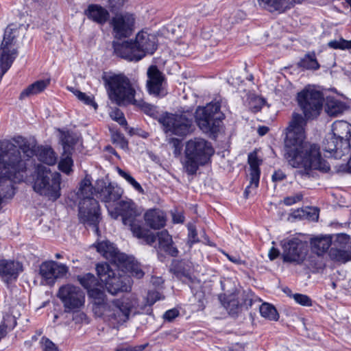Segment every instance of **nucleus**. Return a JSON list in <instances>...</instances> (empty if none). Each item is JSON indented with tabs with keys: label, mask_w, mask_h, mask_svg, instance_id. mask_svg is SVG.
<instances>
[{
	"label": "nucleus",
	"mask_w": 351,
	"mask_h": 351,
	"mask_svg": "<svg viewBox=\"0 0 351 351\" xmlns=\"http://www.w3.org/2000/svg\"><path fill=\"white\" fill-rule=\"evenodd\" d=\"M297 101L304 117L296 112L292 114L285 139V158L292 167L302 168L295 173L302 178L310 177L313 169L328 173L330 167L322 158L319 146L306 141L304 131L306 119H313L320 114L323 106L322 93L304 89L298 93Z\"/></svg>",
	"instance_id": "obj_1"
},
{
	"label": "nucleus",
	"mask_w": 351,
	"mask_h": 351,
	"mask_svg": "<svg viewBox=\"0 0 351 351\" xmlns=\"http://www.w3.org/2000/svg\"><path fill=\"white\" fill-rule=\"evenodd\" d=\"M110 100L121 106L128 104H133L139 107L145 113L153 115L156 112L155 106L145 102L143 100H137L134 98L135 90L132 87L130 80L122 74H113L102 77Z\"/></svg>",
	"instance_id": "obj_2"
},
{
	"label": "nucleus",
	"mask_w": 351,
	"mask_h": 351,
	"mask_svg": "<svg viewBox=\"0 0 351 351\" xmlns=\"http://www.w3.org/2000/svg\"><path fill=\"white\" fill-rule=\"evenodd\" d=\"M80 192L82 199L79 203L78 217L81 223L93 226L98 232V224L101 219L99 202L93 197V186L90 179L85 178L80 184Z\"/></svg>",
	"instance_id": "obj_3"
},
{
	"label": "nucleus",
	"mask_w": 351,
	"mask_h": 351,
	"mask_svg": "<svg viewBox=\"0 0 351 351\" xmlns=\"http://www.w3.org/2000/svg\"><path fill=\"white\" fill-rule=\"evenodd\" d=\"M184 168L189 175L196 173L201 165H206L214 154L211 143L202 138L190 139L185 146Z\"/></svg>",
	"instance_id": "obj_4"
},
{
	"label": "nucleus",
	"mask_w": 351,
	"mask_h": 351,
	"mask_svg": "<svg viewBox=\"0 0 351 351\" xmlns=\"http://www.w3.org/2000/svg\"><path fill=\"white\" fill-rule=\"evenodd\" d=\"M61 175L52 172L49 168L38 164L36 167L33 189L49 200L56 201L60 195Z\"/></svg>",
	"instance_id": "obj_5"
},
{
	"label": "nucleus",
	"mask_w": 351,
	"mask_h": 351,
	"mask_svg": "<svg viewBox=\"0 0 351 351\" xmlns=\"http://www.w3.org/2000/svg\"><path fill=\"white\" fill-rule=\"evenodd\" d=\"M115 209L121 216L123 223L130 228L134 237L143 239L148 245H152L156 241L153 233L143 228L141 221L137 219L140 214L132 201H120Z\"/></svg>",
	"instance_id": "obj_6"
},
{
	"label": "nucleus",
	"mask_w": 351,
	"mask_h": 351,
	"mask_svg": "<svg viewBox=\"0 0 351 351\" xmlns=\"http://www.w3.org/2000/svg\"><path fill=\"white\" fill-rule=\"evenodd\" d=\"M26 172L25 160L14 143L8 140L0 141V176L15 175Z\"/></svg>",
	"instance_id": "obj_7"
},
{
	"label": "nucleus",
	"mask_w": 351,
	"mask_h": 351,
	"mask_svg": "<svg viewBox=\"0 0 351 351\" xmlns=\"http://www.w3.org/2000/svg\"><path fill=\"white\" fill-rule=\"evenodd\" d=\"M96 270L101 282L105 284L107 291L112 295L119 292H127L131 289V278L117 269H113L107 263L97 265Z\"/></svg>",
	"instance_id": "obj_8"
},
{
	"label": "nucleus",
	"mask_w": 351,
	"mask_h": 351,
	"mask_svg": "<svg viewBox=\"0 0 351 351\" xmlns=\"http://www.w3.org/2000/svg\"><path fill=\"white\" fill-rule=\"evenodd\" d=\"M20 25L10 23L5 29L3 40L0 45V69L1 79L11 67L18 55L16 38L19 34Z\"/></svg>",
	"instance_id": "obj_9"
},
{
	"label": "nucleus",
	"mask_w": 351,
	"mask_h": 351,
	"mask_svg": "<svg viewBox=\"0 0 351 351\" xmlns=\"http://www.w3.org/2000/svg\"><path fill=\"white\" fill-rule=\"evenodd\" d=\"M220 108L221 106L218 102H212L196 109L195 121L201 130L214 136L219 132L224 119V114Z\"/></svg>",
	"instance_id": "obj_10"
},
{
	"label": "nucleus",
	"mask_w": 351,
	"mask_h": 351,
	"mask_svg": "<svg viewBox=\"0 0 351 351\" xmlns=\"http://www.w3.org/2000/svg\"><path fill=\"white\" fill-rule=\"evenodd\" d=\"M133 307L134 303L130 298L114 299L106 304L97 316L118 328L129 319Z\"/></svg>",
	"instance_id": "obj_11"
},
{
	"label": "nucleus",
	"mask_w": 351,
	"mask_h": 351,
	"mask_svg": "<svg viewBox=\"0 0 351 351\" xmlns=\"http://www.w3.org/2000/svg\"><path fill=\"white\" fill-rule=\"evenodd\" d=\"M58 298L63 304L65 313L77 312L84 306L85 293L77 286L71 284L59 288Z\"/></svg>",
	"instance_id": "obj_12"
},
{
	"label": "nucleus",
	"mask_w": 351,
	"mask_h": 351,
	"mask_svg": "<svg viewBox=\"0 0 351 351\" xmlns=\"http://www.w3.org/2000/svg\"><path fill=\"white\" fill-rule=\"evenodd\" d=\"M158 121L163 126L166 133L184 136L190 133L192 126V119L185 114H173L166 113L162 114Z\"/></svg>",
	"instance_id": "obj_13"
},
{
	"label": "nucleus",
	"mask_w": 351,
	"mask_h": 351,
	"mask_svg": "<svg viewBox=\"0 0 351 351\" xmlns=\"http://www.w3.org/2000/svg\"><path fill=\"white\" fill-rule=\"evenodd\" d=\"M282 259L285 263L301 264L307 255L308 247L306 242L293 238L282 242Z\"/></svg>",
	"instance_id": "obj_14"
},
{
	"label": "nucleus",
	"mask_w": 351,
	"mask_h": 351,
	"mask_svg": "<svg viewBox=\"0 0 351 351\" xmlns=\"http://www.w3.org/2000/svg\"><path fill=\"white\" fill-rule=\"evenodd\" d=\"M147 89L149 95L162 98L167 94L165 87V75L156 65H151L147 71Z\"/></svg>",
	"instance_id": "obj_15"
},
{
	"label": "nucleus",
	"mask_w": 351,
	"mask_h": 351,
	"mask_svg": "<svg viewBox=\"0 0 351 351\" xmlns=\"http://www.w3.org/2000/svg\"><path fill=\"white\" fill-rule=\"evenodd\" d=\"M69 272V267L55 261H48L42 263L39 268V274L45 284L53 285L58 278L64 277Z\"/></svg>",
	"instance_id": "obj_16"
},
{
	"label": "nucleus",
	"mask_w": 351,
	"mask_h": 351,
	"mask_svg": "<svg viewBox=\"0 0 351 351\" xmlns=\"http://www.w3.org/2000/svg\"><path fill=\"white\" fill-rule=\"evenodd\" d=\"M323 150L328 154L327 157L341 158L346 153H348L350 144L349 142L340 141L339 138L328 133L323 141Z\"/></svg>",
	"instance_id": "obj_17"
},
{
	"label": "nucleus",
	"mask_w": 351,
	"mask_h": 351,
	"mask_svg": "<svg viewBox=\"0 0 351 351\" xmlns=\"http://www.w3.org/2000/svg\"><path fill=\"white\" fill-rule=\"evenodd\" d=\"M93 192L101 201L110 203L119 200L122 195L120 188L114 186L112 183H107L104 180H97L93 186Z\"/></svg>",
	"instance_id": "obj_18"
},
{
	"label": "nucleus",
	"mask_w": 351,
	"mask_h": 351,
	"mask_svg": "<svg viewBox=\"0 0 351 351\" xmlns=\"http://www.w3.org/2000/svg\"><path fill=\"white\" fill-rule=\"evenodd\" d=\"M20 176L15 175L0 176V210L7 199H12L15 194L14 184L23 181L25 172H20Z\"/></svg>",
	"instance_id": "obj_19"
},
{
	"label": "nucleus",
	"mask_w": 351,
	"mask_h": 351,
	"mask_svg": "<svg viewBox=\"0 0 351 351\" xmlns=\"http://www.w3.org/2000/svg\"><path fill=\"white\" fill-rule=\"evenodd\" d=\"M141 60L146 54H153L157 49V38L146 32L141 31L136 36L134 41Z\"/></svg>",
	"instance_id": "obj_20"
},
{
	"label": "nucleus",
	"mask_w": 351,
	"mask_h": 351,
	"mask_svg": "<svg viewBox=\"0 0 351 351\" xmlns=\"http://www.w3.org/2000/svg\"><path fill=\"white\" fill-rule=\"evenodd\" d=\"M97 252L101 254L106 260L118 267L120 263L127 260V255L121 253L113 243L108 241L99 243L97 245Z\"/></svg>",
	"instance_id": "obj_21"
},
{
	"label": "nucleus",
	"mask_w": 351,
	"mask_h": 351,
	"mask_svg": "<svg viewBox=\"0 0 351 351\" xmlns=\"http://www.w3.org/2000/svg\"><path fill=\"white\" fill-rule=\"evenodd\" d=\"M112 46L114 53L123 59L129 61H139L141 57L138 55V49L132 40L123 42L113 41Z\"/></svg>",
	"instance_id": "obj_22"
},
{
	"label": "nucleus",
	"mask_w": 351,
	"mask_h": 351,
	"mask_svg": "<svg viewBox=\"0 0 351 351\" xmlns=\"http://www.w3.org/2000/svg\"><path fill=\"white\" fill-rule=\"evenodd\" d=\"M22 271L23 265L20 262L5 259L0 260V276L6 283L12 279L16 280Z\"/></svg>",
	"instance_id": "obj_23"
},
{
	"label": "nucleus",
	"mask_w": 351,
	"mask_h": 351,
	"mask_svg": "<svg viewBox=\"0 0 351 351\" xmlns=\"http://www.w3.org/2000/svg\"><path fill=\"white\" fill-rule=\"evenodd\" d=\"M261 161L258 158L255 152L250 153L248 156V164L250 167V185L247 186L244 191V194L247 197L250 193V189L254 187V189L258 186L261 171L259 166Z\"/></svg>",
	"instance_id": "obj_24"
},
{
	"label": "nucleus",
	"mask_w": 351,
	"mask_h": 351,
	"mask_svg": "<svg viewBox=\"0 0 351 351\" xmlns=\"http://www.w3.org/2000/svg\"><path fill=\"white\" fill-rule=\"evenodd\" d=\"M263 8L269 12H282L289 9L295 3H301L304 0H258Z\"/></svg>",
	"instance_id": "obj_25"
},
{
	"label": "nucleus",
	"mask_w": 351,
	"mask_h": 351,
	"mask_svg": "<svg viewBox=\"0 0 351 351\" xmlns=\"http://www.w3.org/2000/svg\"><path fill=\"white\" fill-rule=\"evenodd\" d=\"M146 224L154 230H159L166 224V216L159 209H151L147 210L144 215Z\"/></svg>",
	"instance_id": "obj_26"
},
{
	"label": "nucleus",
	"mask_w": 351,
	"mask_h": 351,
	"mask_svg": "<svg viewBox=\"0 0 351 351\" xmlns=\"http://www.w3.org/2000/svg\"><path fill=\"white\" fill-rule=\"evenodd\" d=\"M153 234L156 237V239L158 238V247L160 250L173 257H176L178 255L179 252L177 247L173 245L171 236L167 230H165L158 232L156 236L154 234Z\"/></svg>",
	"instance_id": "obj_27"
},
{
	"label": "nucleus",
	"mask_w": 351,
	"mask_h": 351,
	"mask_svg": "<svg viewBox=\"0 0 351 351\" xmlns=\"http://www.w3.org/2000/svg\"><path fill=\"white\" fill-rule=\"evenodd\" d=\"M170 271L178 279L183 282H186V280H190L191 279V265L185 261H173L171 265Z\"/></svg>",
	"instance_id": "obj_28"
},
{
	"label": "nucleus",
	"mask_w": 351,
	"mask_h": 351,
	"mask_svg": "<svg viewBox=\"0 0 351 351\" xmlns=\"http://www.w3.org/2000/svg\"><path fill=\"white\" fill-rule=\"evenodd\" d=\"M333 135L350 144L351 125L347 121L340 120L335 121L332 125V132Z\"/></svg>",
	"instance_id": "obj_29"
},
{
	"label": "nucleus",
	"mask_w": 351,
	"mask_h": 351,
	"mask_svg": "<svg viewBox=\"0 0 351 351\" xmlns=\"http://www.w3.org/2000/svg\"><path fill=\"white\" fill-rule=\"evenodd\" d=\"M88 295L93 300V311L97 315L106 304L110 302L107 300L104 291L99 287H95L93 289L89 290Z\"/></svg>",
	"instance_id": "obj_30"
},
{
	"label": "nucleus",
	"mask_w": 351,
	"mask_h": 351,
	"mask_svg": "<svg viewBox=\"0 0 351 351\" xmlns=\"http://www.w3.org/2000/svg\"><path fill=\"white\" fill-rule=\"evenodd\" d=\"M88 19L95 22H106L109 18L108 10L97 4H90L84 11Z\"/></svg>",
	"instance_id": "obj_31"
},
{
	"label": "nucleus",
	"mask_w": 351,
	"mask_h": 351,
	"mask_svg": "<svg viewBox=\"0 0 351 351\" xmlns=\"http://www.w3.org/2000/svg\"><path fill=\"white\" fill-rule=\"evenodd\" d=\"M35 155L39 161L48 165H55L58 160L57 154L49 146L37 147Z\"/></svg>",
	"instance_id": "obj_32"
},
{
	"label": "nucleus",
	"mask_w": 351,
	"mask_h": 351,
	"mask_svg": "<svg viewBox=\"0 0 351 351\" xmlns=\"http://www.w3.org/2000/svg\"><path fill=\"white\" fill-rule=\"evenodd\" d=\"M312 251L318 256L323 255L332 245V237L325 235L313 238L311 240Z\"/></svg>",
	"instance_id": "obj_33"
},
{
	"label": "nucleus",
	"mask_w": 351,
	"mask_h": 351,
	"mask_svg": "<svg viewBox=\"0 0 351 351\" xmlns=\"http://www.w3.org/2000/svg\"><path fill=\"white\" fill-rule=\"evenodd\" d=\"M347 109V106L343 101L334 98H328L325 105V111L330 117L341 114Z\"/></svg>",
	"instance_id": "obj_34"
},
{
	"label": "nucleus",
	"mask_w": 351,
	"mask_h": 351,
	"mask_svg": "<svg viewBox=\"0 0 351 351\" xmlns=\"http://www.w3.org/2000/svg\"><path fill=\"white\" fill-rule=\"evenodd\" d=\"M112 26L113 35L117 39L130 36L134 32V23H110Z\"/></svg>",
	"instance_id": "obj_35"
},
{
	"label": "nucleus",
	"mask_w": 351,
	"mask_h": 351,
	"mask_svg": "<svg viewBox=\"0 0 351 351\" xmlns=\"http://www.w3.org/2000/svg\"><path fill=\"white\" fill-rule=\"evenodd\" d=\"M50 84V80H38L29 85L20 95V98L23 99L31 95H36L43 91Z\"/></svg>",
	"instance_id": "obj_36"
},
{
	"label": "nucleus",
	"mask_w": 351,
	"mask_h": 351,
	"mask_svg": "<svg viewBox=\"0 0 351 351\" xmlns=\"http://www.w3.org/2000/svg\"><path fill=\"white\" fill-rule=\"evenodd\" d=\"M13 140L19 146V148L16 147L17 149L19 151L21 150L24 154L25 156L27 158V159L23 158V160H25V163L27 164V160L29 158H32L34 155H35L36 152V149H34V147H31L29 141L21 136L14 137ZM14 145L17 147L16 145ZM19 152L21 153V152Z\"/></svg>",
	"instance_id": "obj_37"
},
{
	"label": "nucleus",
	"mask_w": 351,
	"mask_h": 351,
	"mask_svg": "<svg viewBox=\"0 0 351 351\" xmlns=\"http://www.w3.org/2000/svg\"><path fill=\"white\" fill-rule=\"evenodd\" d=\"M331 260L345 263L351 260V252L342 248L332 247L328 252Z\"/></svg>",
	"instance_id": "obj_38"
},
{
	"label": "nucleus",
	"mask_w": 351,
	"mask_h": 351,
	"mask_svg": "<svg viewBox=\"0 0 351 351\" xmlns=\"http://www.w3.org/2000/svg\"><path fill=\"white\" fill-rule=\"evenodd\" d=\"M118 267H125L128 270L132 276L138 279H141L144 276L143 271L140 268L137 262L132 257L127 256V260L124 261L123 263H120Z\"/></svg>",
	"instance_id": "obj_39"
},
{
	"label": "nucleus",
	"mask_w": 351,
	"mask_h": 351,
	"mask_svg": "<svg viewBox=\"0 0 351 351\" xmlns=\"http://www.w3.org/2000/svg\"><path fill=\"white\" fill-rule=\"evenodd\" d=\"M298 66L307 70H317L320 66L314 52L306 54L298 63Z\"/></svg>",
	"instance_id": "obj_40"
},
{
	"label": "nucleus",
	"mask_w": 351,
	"mask_h": 351,
	"mask_svg": "<svg viewBox=\"0 0 351 351\" xmlns=\"http://www.w3.org/2000/svg\"><path fill=\"white\" fill-rule=\"evenodd\" d=\"M77 280L80 284L87 290V293L89 290L93 289L95 287H99V285L97 278L90 273L78 275L77 276Z\"/></svg>",
	"instance_id": "obj_41"
},
{
	"label": "nucleus",
	"mask_w": 351,
	"mask_h": 351,
	"mask_svg": "<svg viewBox=\"0 0 351 351\" xmlns=\"http://www.w3.org/2000/svg\"><path fill=\"white\" fill-rule=\"evenodd\" d=\"M261 316L269 320L277 321L279 315L275 307L268 303H263L259 306Z\"/></svg>",
	"instance_id": "obj_42"
},
{
	"label": "nucleus",
	"mask_w": 351,
	"mask_h": 351,
	"mask_svg": "<svg viewBox=\"0 0 351 351\" xmlns=\"http://www.w3.org/2000/svg\"><path fill=\"white\" fill-rule=\"evenodd\" d=\"M220 300H221V298ZM221 301L223 306L226 308L227 311H229V313L230 314L237 313L241 305L238 299L236 298L234 295H230L227 298L226 301Z\"/></svg>",
	"instance_id": "obj_43"
},
{
	"label": "nucleus",
	"mask_w": 351,
	"mask_h": 351,
	"mask_svg": "<svg viewBox=\"0 0 351 351\" xmlns=\"http://www.w3.org/2000/svg\"><path fill=\"white\" fill-rule=\"evenodd\" d=\"M117 172L120 176L123 178L134 189L141 194L144 193V190L141 184L128 172H125L119 167H117Z\"/></svg>",
	"instance_id": "obj_44"
},
{
	"label": "nucleus",
	"mask_w": 351,
	"mask_h": 351,
	"mask_svg": "<svg viewBox=\"0 0 351 351\" xmlns=\"http://www.w3.org/2000/svg\"><path fill=\"white\" fill-rule=\"evenodd\" d=\"M62 145L64 154H71L75 140L69 132L64 133L61 137Z\"/></svg>",
	"instance_id": "obj_45"
},
{
	"label": "nucleus",
	"mask_w": 351,
	"mask_h": 351,
	"mask_svg": "<svg viewBox=\"0 0 351 351\" xmlns=\"http://www.w3.org/2000/svg\"><path fill=\"white\" fill-rule=\"evenodd\" d=\"M328 45L335 49H351V40L341 38L339 40H334L328 43Z\"/></svg>",
	"instance_id": "obj_46"
},
{
	"label": "nucleus",
	"mask_w": 351,
	"mask_h": 351,
	"mask_svg": "<svg viewBox=\"0 0 351 351\" xmlns=\"http://www.w3.org/2000/svg\"><path fill=\"white\" fill-rule=\"evenodd\" d=\"M66 156L64 158L62 159L58 165V167L62 172L69 174L71 171V167L73 165V160L70 156L71 154H65Z\"/></svg>",
	"instance_id": "obj_47"
},
{
	"label": "nucleus",
	"mask_w": 351,
	"mask_h": 351,
	"mask_svg": "<svg viewBox=\"0 0 351 351\" xmlns=\"http://www.w3.org/2000/svg\"><path fill=\"white\" fill-rule=\"evenodd\" d=\"M110 116L112 120L118 122L121 125H127V121L124 117V114L119 108H116L114 110H112Z\"/></svg>",
	"instance_id": "obj_48"
},
{
	"label": "nucleus",
	"mask_w": 351,
	"mask_h": 351,
	"mask_svg": "<svg viewBox=\"0 0 351 351\" xmlns=\"http://www.w3.org/2000/svg\"><path fill=\"white\" fill-rule=\"evenodd\" d=\"M127 0H107L108 6L112 13L117 14L122 8Z\"/></svg>",
	"instance_id": "obj_49"
},
{
	"label": "nucleus",
	"mask_w": 351,
	"mask_h": 351,
	"mask_svg": "<svg viewBox=\"0 0 351 351\" xmlns=\"http://www.w3.org/2000/svg\"><path fill=\"white\" fill-rule=\"evenodd\" d=\"M293 298L298 304L302 306H311L312 305L311 299L306 295L295 293Z\"/></svg>",
	"instance_id": "obj_50"
},
{
	"label": "nucleus",
	"mask_w": 351,
	"mask_h": 351,
	"mask_svg": "<svg viewBox=\"0 0 351 351\" xmlns=\"http://www.w3.org/2000/svg\"><path fill=\"white\" fill-rule=\"evenodd\" d=\"M188 243L189 244L190 247H191L193 244L199 242V239L195 226L189 224L188 226Z\"/></svg>",
	"instance_id": "obj_51"
},
{
	"label": "nucleus",
	"mask_w": 351,
	"mask_h": 351,
	"mask_svg": "<svg viewBox=\"0 0 351 351\" xmlns=\"http://www.w3.org/2000/svg\"><path fill=\"white\" fill-rule=\"evenodd\" d=\"M116 14V19H113L112 22H134L135 20L134 16L129 12H124L118 14Z\"/></svg>",
	"instance_id": "obj_52"
},
{
	"label": "nucleus",
	"mask_w": 351,
	"mask_h": 351,
	"mask_svg": "<svg viewBox=\"0 0 351 351\" xmlns=\"http://www.w3.org/2000/svg\"><path fill=\"white\" fill-rule=\"evenodd\" d=\"M41 343L43 351H58L57 346L47 337H42Z\"/></svg>",
	"instance_id": "obj_53"
},
{
	"label": "nucleus",
	"mask_w": 351,
	"mask_h": 351,
	"mask_svg": "<svg viewBox=\"0 0 351 351\" xmlns=\"http://www.w3.org/2000/svg\"><path fill=\"white\" fill-rule=\"evenodd\" d=\"M178 315H179V311L177 310L176 308H172V309L167 311L164 313L163 318L168 322H172Z\"/></svg>",
	"instance_id": "obj_54"
},
{
	"label": "nucleus",
	"mask_w": 351,
	"mask_h": 351,
	"mask_svg": "<svg viewBox=\"0 0 351 351\" xmlns=\"http://www.w3.org/2000/svg\"><path fill=\"white\" fill-rule=\"evenodd\" d=\"M302 198V195L297 194L293 196L287 197L284 199L283 202L287 206L293 205V204L300 201Z\"/></svg>",
	"instance_id": "obj_55"
},
{
	"label": "nucleus",
	"mask_w": 351,
	"mask_h": 351,
	"mask_svg": "<svg viewBox=\"0 0 351 351\" xmlns=\"http://www.w3.org/2000/svg\"><path fill=\"white\" fill-rule=\"evenodd\" d=\"M285 173L281 170H278L274 173L271 178L273 182H280L285 179Z\"/></svg>",
	"instance_id": "obj_56"
},
{
	"label": "nucleus",
	"mask_w": 351,
	"mask_h": 351,
	"mask_svg": "<svg viewBox=\"0 0 351 351\" xmlns=\"http://www.w3.org/2000/svg\"><path fill=\"white\" fill-rule=\"evenodd\" d=\"M76 314L73 317V320L76 323L83 322L87 319L86 315L83 312H80V310L75 312Z\"/></svg>",
	"instance_id": "obj_57"
},
{
	"label": "nucleus",
	"mask_w": 351,
	"mask_h": 351,
	"mask_svg": "<svg viewBox=\"0 0 351 351\" xmlns=\"http://www.w3.org/2000/svg\"><path fill=\"white\" fill-rule=\"evenodd\" d=\"M172 144L174 147L173 154L176 156L180 154L181 152V145L180 141L178 139H173Z\"/></svg>",
	"instance_id": "obj_58"
},
{
	"label": "nucleus",
	"mask_w": 351,
	"mask_h": 351,
	"mask_svg": "<svg viewBox=\"0 0 351 351\" xmlns=\"http://www.w3.org/2000/svg\"><path fill=\"white\" fill-rule=\"evenodd\" d=\"M336 237L337 241L339 242L341 244L347 243L350 239L349 235L344 233L337 234L336 235Z\"/></svg>",
	"instance_id": "obj_59"
},
{
	"label": "nucleus",
	"mask_w": 351,
	"mask_h": 351,
	"mask_svg": "<svg viewBox=\"0 0 351 351\" xmlns=\"http://www.w3.org/2000/svg\"><path fill=\"white\" fill-rule=\"evenodd\" d=\"M280 254V252L275 247H271L269 252V258L271 261L276 259Z\"/></svg>",
	"instance_id": "obj_60"
},
{
	"label": "nucleus",
	"mask_w": 351,
	"mask_h": 351,
	"mask_svg": "<svg viewBox=\"0 0 351 351\" xmlns=\"http://www.w3.org/2000/svg\"><path fill=\"white\" fill-rule=\"evenodd\" d=\"M173 221L174 223H183L184 221V217L181 213L173 214Z\"/></svg>",
	"instance_id": "obj_61"
},
{
	"label": "nucleus",
	"mask_w": 351,
	"mask_h": 351,
	"mask_svg": "<svg viewBox=\"0 0 351 351\" xmlns=\"http://www.w3.org/2000/svg\"><path fill=\"white\" fill-rule=\"evenodd\" d=\"M83 102L87 105L93 106L95 108H97V104L94 101L93 99L90 96L87 95Z\"/></svg>",
	"instance_id": "obj_62"
},
{
	"label": "nucleus",
	"mask_w": 351,
	"mask_h": 351,
	"mask_svg": "<svg viewBox=\"0 0 351 351\" xmlns=\"http://www.w3.org/2000/svg\"><path fill=\"white\" fill-rule=\"evenodd\" d=\"M269 131V128L267 126H260L258 128V133L260 136L265 135Z\"/></svg>",
	"instance_id": "obj_63"
},
{
	"label": "nucleus",
	"mask_w": 351,
	"mask_h": 351,
	"mask_svg": "<svg viewBox=\"0 0 351 351\" xmlns=\"http://www.w3.org/2000/svg\"><path fill=\"white\" fill-rule=\"evenodd\" d=\"M230 351H244V346L241 343H237L230 348Z\"/></svg>",
	"instance_id": "obj_64"
}]
</instances>
